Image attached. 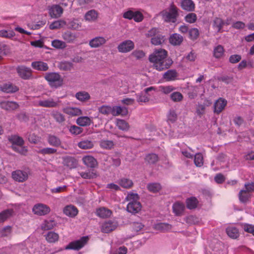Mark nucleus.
Masks as SVG:
<instances>
[{
    "mask_svg": "<svg viewBox=\"0 0 254 254\" xmlns=\"http://www.w3.org/2000/svg\"><path fill=\"white\" fill-rule=\"evenodd\" d=\"M185 208V205L183 203L176 202L173 205V212L177 216H181L183 215Z\"/></svg>",
    "mask_w": 254,
    "mask_h": 254,
    "instance_id": "24",
    "label": "nucleus"
},
{
    "mask_svg": "<svg viewBox=\"0 0 254 254\" xmlns=\"http://www.w3.org/2000/svg\"><path fill=\"white\" fill-rule=\"evenodd\" d=\"M126 199L129 201L127 207L128 212L135 214L141 210L142 206L139 201V197L137 193L132 192L128 193L126 197Z\"/></svg>",
    "mask_w": 254,
    "mask_h": 254,
    "instance_id": "2",
    "label": "nucleus"
},
{
    "mask_svg": "<svg viewBox=\"0 0 254 254\" xmlns=\"http://www.w3.org/2000/svg\"><path fill=\"white\" fill-rule=\"evenodd\" d=\"M11 148L15 151L22 154L25 155L28 151L27 147L23 146V145L21 146H11Z\"/></svg>",
    "mask_w": 254,
    "mask_h": 254,
    "instance_id": "56",
    "label": "nucleus"
},
{
    "mask_svg": "<svg viewBox=\"0 0 254 254\" xmlns=\"http://www.w3.org/2000/svg\"><path fill=\"white\" fill-rule=\"evenodd\" d=\"M63 112L72 116H77L82 114L81 110L78 108L67 107L63 109Z\"/></svg>",
    "mask_w": 254,
    "mask_h": 254,
    "instance_id": "28",
    "label": "nucleus"
},
{
    "mask_svg": "<svg viewBox=\"0 0 254 254\" xmlns=\"http://www.w3.org/2000/svg\"><path fill=\"white\" fill-rule=\"evenodd\" d=\"M177 76V72L174 69H170L163 74V78L167 81L174 80Z\"/></svg>",
    "mask_w": 254,
    "mask_h": 254,
    "instance_id": "35",
    "label": "nucleus"
},
{
    "mask_svg": "<svg viewBox=\"0 0 254 254\" xmlns=\"http://www.w3.org/2000/svg\"><path fill=\"white\" fill-rule=\"evenodd\" d=\"M224 25V22L220 18H215L213 21V26L217 30L218 32H221V30Z\"/></svg>",
    "mask_w": 254,
    "mask_h": 254,
    "instance_id": "51",
    "label": "nucleus"
},
{
    "mask_svg": "<svg viewBox=\"0 0 254 254\" xmlns=\"http://www.w3.org/2000/svg\"><path fill=\"white\" fill-rule=\"evenodd\" d=\"M172 228V226L168 223H161L157 225L156 228L162 231H167L170 230Z\"/></svg>",
    "mask_w": 254,
    "mask_h": 254,
    "instance_id": "63",
    "label": "nucleus"
},
{
    "mask_svg": "<svg viewBox=\"0 0 254 254\" xmlns=\"http://www.w3.org/2000/svg\"><path fill=\"white\" fill-rule=\"evenodd\" d=\"M57 225L56 222L54 220H45L42 226L44 230L52 229Z\"/></svg>",
    "mask_w": 254,
    "mask_h": 254,
    "instance_id": "42",
    "label": "nucleus"
},
{
    "mask_svg": "<svg viewBox=\"0 0 254 254\" xmlns=\"http://www.w3.org/2000/svg\"><path fill=\"white\" fill-rule=\"evenodd\" d=\"M17 71L19 76L24 79H28L32 75L31 69L25 66H18L17 68Z\"/></svg>",
    "mask_w": 254,
    "mask_h": 254,
    "instance_id": "10",
    "label": "nucleus"
},
{
    "mask_svg": "<svg viewBox=\"0 0 254 254\" xmlns=\"http://www.w3.org/2000/svg\"><path fill=\"white\" fill-rule=\"evenodd\" d=\"M91 122L90 119L86 116L79 117L76 120L77 124L81 127L89 126Z\"/></svg>",
    "mask_w": 254,
    "mask_h": 254,
    "instance_id": "37",
    "label": "nucleus"
},
{
    "mask_svg": "<svg viewBox=\"0 0 254 254\" xmlns=\"http://www.w3.org/2000/svg\"><path fill=\"white\" fill-rule=\"evenodd\" d=\"M32 211L35 214L43 216L48 214L50 212L51 209L47 205L39 203L33 206Z\"/></svg>",
    "mask_w": 254,
    "mask_h": 254,
    "instance_id": "6",
    "label": "nucleus"
},
{
    "mask_svg": "<svg viewBox=\"0 0 254 254\" xmlns=\"http://www.w3.org/2000/svg\"><path fill=\"white\" fill-rule=\"evenodd\" d=\"M59 67L61 69L64 71L70 70L73 67V64L68 62H62Z\"/></svg>",
    "mask_w": 254,
    "mask_h": 254,
    "instance_id": "59",
    "label": "nucleus"
},
{
    "mask_svg": "<svg viewBox=\"0 0 254 254\" xmlns=\"http://www.w3.org/2000/svg\"><path fill=\"white\" fill-rule=\"evenodd\" d=\"M87 237H83L78 240L70 243L65 247L66 250H79L82 248L88 242Z\"/></svg>",
    "mask_w": 254,
    "mask_h": 254,
    "instance_id": "5",
    "label": "nucleus"
},
{
    "mask_svg": "<svg viewBox=\"0 0 254 254\" xmlns=\"http://www.w3.org/2000/svg\"><path fill=\"white\" fill-rule=\"evenodd\" d=\"M19 88L17 86L12 83H5L1 87L2 91L6 93H14L18 90Z\"/></svg>",
    "mask_w": 254,
    "mask_h": 254,
    "instance_id": "30",
    "label": "nucleus"
},
{
    "mask_svg": "<svg viewBox=\"0 0 254 254\" xmlns=\"http://www.w3.org/2000/svg\"><path fill=\"white\" fill-rule=\"evenodd\" d=\"M183 41V37L177 33L173 34L169 38V42L174 46L180 45Z\"/></svg>",
    "mask_w": 254,
    "mask_h": 254,
    "instance_id": "25",
    "label": "nucleus"
},
{
    "mask_svg": "<svg viewBox=\"0 0 254 254\" xmlns=\"http://www.w3.org/2000/svg\"><path fill=\"white\" fill-rule=\"evenodd\" d=\"M154 87L151 86L145 88L144 90V93L147 95L144 94L143 92L136 95V100L138 103H146L149 101L150 96L151 95L149 93L152 91H155Z\"/></svg>",
    "mask_w": 254,
    "mask_h": 254,
    "instance_id": "7",
    "label": "nucleus"
},
{
    "mask_svg": "<svg viewBox=\"0 0 254 254\" xmlns=\"http://www.w3.org/2000/svg\"><path fill=\"white\" fill-rule=\"evenodd\" d=\"M47 141L51 146L61 147L62 141L60 138L55 135L49 134L47 136Z\"/></svg>",
    "mask_w": 254,
    "mask_h": 254,
    "instance_id": "17",
    "label": "nucleus"
},
{
    "mask_svg": "<svg viewBox=\"0 0 254 254\" xmlns=\"http://www.w3.org/2000/svg\"><path fill=\"white\" fill-rule=\"evenodd\" d=\"M83 163L88 167L94 168L97 165L96 160L92 156H86L82 158Z\"/></svg>",
    "mask_w": 254,
    "mask_h": 254,
    "instance_id": "27",
    "label": "nucleus"
},
{
    "mask_svg": "<svg viewBox=\"0 0 254 254\" xmlns=\"http://www.w3.org/2000/svg\"><path fill=\"white\" fill-rule=\"evenodd\" d=\"M148 190L152 192H158L161 189V186L159 183H151L147 185Z\"/></svg>",
    "mask_w": 254,
    "mask_h": 254,
    "instance_id": "53",
    "label": "nucleus"
},
{
    "mask_svg": "<svg viewBox=\"0 0 254 254\" xmlns=\"http://www.w3.org/2000/svg\"><path fill=\"white\" fill-rule=\"evenodd\" d=\"M227 103L225 99L219 98L214 104V112L217 114H220L224 109Z\"/></svg>",
    "mask_w": 254,
    "mask_h": 254,
    "instance_id": "12",
    "label": "nucleus"
},
{
    "mask_svg": "<svg viewBox=\"0 0 254 254\" xmlns=\"http://www.w3.org/2000/svg\"><path fill=\"white\" fill-rule=\"evenodd\" d=\"M179 9L173 3L169 7V10H163L160 14L164 20L166 22L175 23L179 16Z\"/></svg>",
    "mask_w": 254,
    "mask_h": 254,
    "instance_id": "3",
    "label": "nucleus"
},
{
    "mask_svg": "<svg viewBox=\"0 0 254 254\" xmlns=\"http://www.w3.org/2000/svg\"><path fill=\"white\" fill-rule=\"evenodd\" d=\"M26 136L28 141L31 143L37 144L40 141V137L37 136L35 133H27Z\"/></svg>",
    "mask_w": 254,
    "mask_h": 254,
    "instance_id": "48",
    "label": "nucleus"
},
{
    "mask_svg": "<svg viewBox=\"0 0 254 254\" xmlns=\"http://www.w3.org/2000/svg\"><path fill=\"white\" fill-rule=\"evenodd\" d=\"M134 47L133 42L130 40H127L120 43L118 49L120 52L127 53L132 50Z\"/></svg>",
    "mask_w": 254,
    "mask_h": 254,
    "instance_id": "9",
    "label": "nucleus"
},
{
    "mask_svg": "<svg viewBox=\"0 0 254 254\" xmlns=\"http://www.w3.org/2000/svg\"><path fill=\"white\" fill-rule=\"evenodd\" d=\"M13 210L6 209L0 213V223L3 222L9 218L13 213Z\"/></svg>",
    "mask_w": 254,
    "mask_h": 254,
    "instance_id": "39",
    "label": "nucleus"
},
{
    "mask_svg": "<svg viewBox=\"0 0 254 254\" xmlns=\"http://www.w3.org/2000/svg\"><path fill=\"white\" fill-rule=\"evenodd\" d=\"M165 37L159 33L151 39V42L154 45H160L165 41Z\"/></svg>",
    "mask_w": 254,
    "mask_h": 254,
    "instance_id": "40",
    "label": "nucleus"
},
{
    "mask_svg": "<svg viewBox=\"0 0 254 254\" xmlns=\"http://www.w3.org/2000/svg\"><path fill=\"white\" fill-rule=\"evenodd\" d=\"M64 213L68 216L74 217L77 214L78 210L77 208L73 205H67L64 207Z\"/></svg>",
    "mask_w": 254,
    "mask_h": 254,
    "instance_id": "23",
    "label": "nucleus"
},
{
    "mask_svg": "<svg viewBox=\"0 0 254 254\" xmlns=\"http://www.w3.org/2000/svg\"><path fill=\"white\" fill-rule=\"evenodd\" d=\"M117 126L120 129L124 131H127L129 128L128 124L125 120L121 119H117Z\"/></svg>",
    "mask_w": 254,
    "mask_h": 254,
    "instance_id": "44",
    "label": "nucleus"
},
{
    "mask_svg": "<svg viewBox=\"0 0 254 254\" xmlns=\"http://www.w3.org/2000/svg\"><path fill=\"white\" fill-rule=\"evenodd\" d=\"M177 119V114L174 110H170L167 115L168 121L171 123H174Z\"/></svg>",
    "mask_w": 254,
    "mask_h": 254,
    "instance_id": "60",
    "label": "nucleus"
},
{
    "mask_svg": "<svg viewBox=\"0 0 254 254\" xmlns=\"http://www.w3.org/2000/svg\"><path fill=\"white\" fill-rule=\"evenodd\" d=\"M194 163L197 167H201L203 165V158L201 153H198L194 155Z\"/></svg>",
    "mask_w": 254,
    "mask_h": 254,
    "instance_id": "52",
    "label": "nucleus"
},
{
    "mask_svg": "<svg viewBox=\"0 0 254 254\" xmlns=\"http://www.w3.org/2000/svg\"><path fill=\"white\" fill-rule=\"evenodd\" d=\"M186 203L188 208L192 209L197 207L198 201L195 197H191L187 199Z\"/></svg>",
    "mask_w": 254,
    "mask_h": 254,
    "instance_id": "41",
    "label": "nucleus"
},
{
    "mask_svg": "<svg viewBox=\"0 0 254 254\" xmlns=\"http://www.w3.org/2000/svg\"><path fill=\"white\" fill-rule=\"evenodd\" d=\"M51 115L54 119L60 124L63 123L65 121L64 115L60 112H54Z\"/></svg>",
    "mask_w": 254,
    "mask_h": 254,
    "instance_id": "50",
    "label": "nucleus"
},
{
    "mask_svg": "<svg viewBox=\"0 0 254 254\" xmlns=\"http://www.w3.org/2000/svg\"><path fill=\"white\" fill-rule=\"evenodd\" d=\"M8 140L12 144L11 146H21L23 145L24 143L23 139L17 135H11L8 137Z\"/></svg>",
    "mask_w": 254,
    "mask_h": 254,
    "instance_id": "22",
    "label": "nucleus"
},
{
    "mask_svg": "<svg viewBox=\"0 0 254 254\" xmlns=\"http://www.w3.org/2000/svg\"><path fill=\"white\" fill-rule=\"evenodd\" d=\"M93 145V142L88 140H82L78 143L79 147L83 149H91Z\"/></svg>",
    "mask_w": 254,
    "mask_h": 254,
    "instance_id": "45",
    "label": "nucleus"
},
{
    "mask_svg": "<svg viewBox=\"0 0 254 254\" xmlns=\"http://www.w3.org/2000/svg\"><path fill=\"white\" fill-rule=\"evenodd\" d=\"M144 159L145 161L150 165L155 164L159 160V157L155 153H150L146 155Z\"/></svg>",
    "mask_w": 254,
    "mask_h": 254,
    "instance_id": "33",
    "label": "nucleus"
},
{
    "mask_svg": "<svg viewBox=\"0 0 254 254\" xmlns=\"http://www.w3.org/2000/svg\"><path fill=\"white\" fill-rule=\"evenodd\" d=\"M118 182L121 187L126 189L131 188L133 185L132 181L126 178H122L119 179Z\"/></svg>",
    "mask_w": 254,
    "mask_h": 254,
    "instance_id": "26",
    "label": "nucleus"
},
{
    "mask_svg": "<svg viewBox=\"0 0 254 254\" xmlns=\"http://www.w3.org/2000/svg\"><path fill=\"white\" fill-rule=\"evenodd\" d=\"M46 239L49 243H55L59 239V235L54 232H49L45 236Z\"/></svg>",
    "mask_w": 254,
    "mask_h": 254,
    "instance_id": "43",
    "label": "nucleus"
},
{
    "mask_svg": "<svg viewBox=\"0 0 254 254\" xmlns=\"http://www.w3.org/2000/svg\"><path fill=\"white\" fill-rule=\"evenodd\" d=\"M1 108L8 111H13L19 108V105L15 102L3 101L0 103Z\"/></svg>",
    "mask_w": 254,
    "mask_h": 254,
    "instance_id": "15",
    "label": "nucleus"
},
{
    "mask_svg": "<svg viewBox=\"0 0 254 254\" xmlns=\"http://www.w3.org/2000/svg\"><path fill=\"white\" fill-rule=\"evenodd\" d=\"M170 98L175 102L181 101L183 99V96L179 92H174L170 95Z\"/></svg>",
    "mask_w": 254,
    "mask_h": 254,
    "instance_id": "58",
    "label": "nucleus"
},
{
    "mask_svg": "<svg viewBox=\"0 0 254 254\" xmlns=\"http://www.w3.org/2000/svg\"><path fill=\"white\" fill-rule=\"evenodd\" d=\"M251 197V194L245 190H241L239 193L240 201L242 203L248 201Z\"/></svg>",
    "mask_w": 254,
    "mask_h": 254,
    "instance_id": "32",
    "label": "nucleus"
},
{
    "mask_svg": "<svg viewBox=\"0 0 254 254\" xmlns=\"http://www.w3.org/2000/svg\"><path fill=\"white\" fill-rule=\"evenodd\" d=\"M12 232V228L10 226L3 227L0 232V236L2 237H8Z\"/></svg>",
    "mask_w": 254,
    "mask_h": 254,
    "instance_id": "57",
    "label": "nucleus"
},
{
    "mask_svg": "<svg viewBox=\"0 0 254 254\" xmlns=\"http://www.w3.org/2000/svg\"><path fill=\"white\" fill-rule=\"evenodd\" d=\"M226 232L227 235L233 239H236L239 236L238 229L234 227H229L227 228Z\"/></svg>",
    "mask_w": 254,
    "mask_h": 254,
    "instance_id": "38",
    "label": "nucleus"
},
{
    "mask_svg": "<svg viewBox=\"0 0 254 254\" xmlns=\"http://www.w3.org/2000/svg\"><path fill=\"white\" fill-rule=\"evenodd\" d=\"M57 151V150L54 148L46 147L39 150L37 152L43 155H45L55 154Z\"/></svg>",
    "mask_w": 254,
    "mask_h": 254,
    "instance_id": "46",
    "label": "nucleus"
},
{
    "mask_svg": "<svg viewBox=\"0 0 254 254\" xmlns=\"http://www.w3.org/2000/svg\"><path fill=\"white\" fill-rule=\"evenodd\" d=\"M99 112L102 114L108 115L112 114V108L107 106H102L99 108Z\"/></svg>",
    "mask_w": 254,
    "mask_h": 254,
    "instance_id": "62",
    "label": "nucleus"
},
{
    "mask_svg": "<svg viewBox=\"0 0 254 254\" xmlns=\"http://www.w3.org/2000/svg\"><path fill=\"white\" fill-rule=\"evenodd\" d=\"M31 66L34 69L46 71L49 69V66L47 63L42 61L33 62L31 64Z\"/></svg>",
    "mask_w": 254,
    "mask_h": 254,
    "instance_id": "18",
    "label": "nucleus"
},
{
    "mask_svg": "<svg viewBox=\"0 0 254 254\" xmlns=\"http://www.w3.org/2000/svg\"><path fill=\"white\" fill-rule=\"evenodd\" d=\"M167 52L163 49L155 51L149 57V61L153 64V67L158 71L169 68L173 63L171 60L167 58Z\"/></svg>",
    "mask_w": 254,
    "mask_h": 254,
    "instance_id": "1",
    "label": "nucleus"
},
{
    "mask_svg": "<svg viewBox=\"0 0 254 254\" xmlns=\"http://www.w3.org/2000/svg\"><path fill=\"white\" fill-rule=\"evenodd\" d=\"M185 19L186 21L190 23H193L195 22L197 19V16L194 13H189L185 17Z\"/></svg>",
    "mask_w": 254,
    "mask_h": 254,
    "instance_id": "61",
    "label": "nucleus"
},
{
    "mask_svg": "<svg viewBox=\"0 0 254 254\" xmlns=\"http://www.w3.org/2000/svg\"><path fill=\"white\" fill-rule=\"evenodd\" d=\"M128 114V110L126 107L121 106H114L112 108V114L114 116L122 115L125 116Z\"/></svg>",
    "mask_w": 254,
    "mask_h": 254,
    "instance_id": "21",
    "label": "nucleus"
},
{
    "mask_svg": "<svg viewBox=\"0 0 254 254\" xmlns=\"http://www.w3.org/2000/svg\"><path fill=\"white\" fill-rule=\"evenodd\" d=\"M66 25V22L64 20H60L53 22L50 25V29H59Z\"/></svg>",
    "mask_w": 254,
    "mask_h": 254,
    "instance_id": "47",
    "label": "nucleus"
},
{
    "mask_svg": "<svg viewBox=\"0 0 254 254\" xmlns=\"http://www.w3.org/2000/svg\"><path fill=\"white\" fill-rule=\"evenodd\" d=\"M63 38L66 42L69 43H74L78 37V35L76 33L71 32V31H66L63 34Z\"/></svg>",
    "mask_w": 254,
    "mask_h": 254,
    "instance_id": "20",
    "label": "nucleus"
},
{
    "mask_svg": "<svg viewBox=\"0 0 254 254\" xmlns=\"http://www.w3.org/2000/svg\"><path fill=\"white\" fill-rule=\"evenodd\" d=\"M224 50L221 45H218L214 49L213 55L216 58H220L224 55Z\"/></svg>",
    "mask_w": 254,
    "mask_h": 254,
    "instance_id": "49",
    "label": "nucleus"
},
{
    "mask_svg": "<svg viewBox=\"0 0 254 254\" xmlns=\"http://www.w3.org/2000/svg\"><path fill=\"white\" fill-rule=\"evenodd\" d=\"M98 17L97 12L94 9L90 10L87 12L84 16L86 21L92 22L95 21Z\"/></svg>",
    "mask_w": 254,
    "mask_h": 254,
    "instance_id": "31",
    "label": "nucleus"
},
{
    "mask_svg": "<svg viewBox=\"0 0 254 254\" xmlns=\"http://www.w3.org/2000/svg\"><path fill=\"white\" fill-rule=\"evenodd\" d=\"M117 225L116 222L111 220L106 221L102 225L101 231L103 233H109L115 230Z\"/></svg>",
    "mask_w": 254,
    "mask_h": 254,
    "instance_id": "11",
    "label": "nucleus"
},
{
    "mask_svg": "<svg viewBox=\"0 0 254 254\" xmlns=\"http://www.w3.org/2000/svg\"><path fill=\"white\" fill-rule=\"evenodd\" d=\"M63 13V9L60 5H53L49 9V14L52 18H59Z\"/></svg>",
    "mask_w": 254,
    "mask_h": 254,
    "instance_id": "14",
    "label": "nucleus"
},
{
    "mask_svg": "<svg viewBox=\"0 0 254 254\" xmlns=\"http://www.w3.org/2000/svg\"><path fill=\"white\" fill-rule=\"evenodd\" d=\"M180 6L183 10L188 12L194 11L195 7V3L192 0H181Z\"/></svg>",
    "mask_w": 254,
    "mask_h": 254,
    "instance_id": "13",
    "label": "nucleus"
},
{
    "mask_svg": "<svg viewBox=\"0 0 254 254\" xmlns=\"http://www.w3.org/2000/svg\"><path fill=\"white\" fill-rule=\"evenodd\" d=\"M198 87L196 86H193L192 89H190L188 95L190 99H193L197 96Z\"/></svg>",
    "mask_w": 254,
    "mask_h": 254,
    "instance_id": "64",
    "label": "nucleus"
},
{
    "mask_svg": "<svg viewBox=\"0 0 254 254\" xmlns=\"http://www.w3.org/2000/svg\"><path fill=\"white\" fill-rule=\"evenodd\" d=\"M75 97L81 102H86L90 99L89 94L86 91H80L75 94Z\"/></svg>",
    "mask_w": 254,
    "mask_h": 254,
    "instance_id": "34",
    "label": "nucleus"
},
{
    "mask_svg": "<svg viewBox=\"0 0 254 254\" xmlns=\"http://www.w3.org/2000/svg\"><path fill=\"white\" fill-rule=\"evenodd\" d=\"M38 106L45 108H54L58 105V102L55 101L52 98H49L44 100L38 101Z\"/></svg>",
    "mask_w": 254,
    "mask_h": 254,
    "instance_id": "16",
    "label": "nucleus"
},
{
    "mask_svg": "<svg viewBox=\"0 0 254 254\" xmlns=\"http://www.w3.org/2000/svg\"><path fill=\"white\" fill-rule=\"evenodd\" d=\"M12 178L18 182H24L28 178V174L27 172L21 170H17L11 173Z\"/></svg>",
    "mask_w": 254,
    "mask_h": 254,
    "instance_id": "8",
    "label": "nucleus"
},
{
    "mask_svg": "<svg viewBox=\"0 0 254 254\" xmlns=\"http://www.w3.org/2000/svg\"><path fill=\"white\" fill-rule=\"evenodd\" d=\"M114 143L113 141L103 140L100 142V146L104 149H111L113 148Z\"/></svg>",
    "mask_w": 254,
    "mask_h": 254,
    "instance_id": "55",
    "label": "nucleus"
},
{
    "mask_svg": "<svg viewBox=\"0 0 254 254\" xmlns=\"http://www.w3.org/2000/svg\"><path fill=\"white\" fill-rule=\"evenodd\" d=\"M96 213L100 217L106 218L109 217L111 215L112 212L108 209L105 207H102L97 210Z\"/></svg>",
    "mask_w": 254,
    "mask_h": 254,
    "instance_id": "36",
    "label": "nucleus"
},
{
    "mask_svg": "<svg viewBox=\"0 0 254 254\" xmlns=\"http://www.w3.org/2000/svg\"><path fill=\"white\" fill-rule=\"evenodd\" d=\"M63 163L64 166L69 169L74 168L77 166L76 160L72 157H66L64 158Z\"/></svg>",
    "mask_w": 254,
    "mask_h": 254,
    "instance_id": "29",
    "label": "nucleus"
},
{
    "mask_svg": "<svg viewBox=\"0 0 254 254\" xmlns=\"http://www.w3.org/2000/svg\"><path fill=\"white\" fill-rule=\"evenodd\" d=\"M15 36V33L13 30H0V37L6 38H11Z\"/></svg>",
    "mask_w": 254,
    "mask_h": 254,
    "instance_id": "54",
    "label": "nucleus"
},
{
    "mask_svg": "<svg viewBox=\"0 0 254 254\" xmlns=\"http://www.w3.org/2000/svg\"><path fill=\"white\" fill-rule=\"evenodd\" d=\"M45 79L52 87L58 88L63 84V79L61 75L56 72H48L45 74Z\"/></svg>",
    "mask_w": 254,
    "mask_h": 254,
    "instance_id": "4",
    "label": "nucleus"
},
{
    "mask_svg": "<svg viewBox=\"0 0 254 254\" xmlns=\"http://www.w3.org/2000/svg\"><path fill=\"white\" fill-rule=\"evenodd\" d=\"M106 42V40L103 37H96L89 41V45L91 48H98Z\"/></svg>",
    "mask_w": 254,
    "mask_h": 254,
    "instance_id": "19",
    "label": "nucleus"
}]
</instances>
